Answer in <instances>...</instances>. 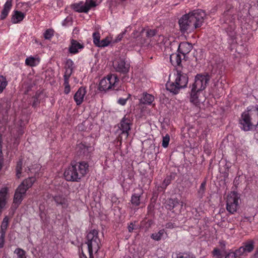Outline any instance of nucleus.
Wrapping results in <instances>:
<instances>
[{
    "label": "nucleus",
    "mask_w": 258,
    "mask_h": 258,
    "mask_svg": "<svg viewBox=\"0 0 258 258\" xmlns=\"http://www.w3.org/2000/svg\"><path fill=\"white\" fill-rule=\"evenodd\" d=\"M22 166V162L21 161H19L17 163L16 170V175L18 178H20L21 174V170Z\"/></svg>",
    "instance_id": "nucleus-38"
},
{
    "label": "nucleus",
    "mask_w": 258,
    "mask_h": 258,
    "mask_svg": "<svg viewBox=\"0 0 258 258\" xmlns=\"http://www.w3.org/2000/svg\"><path fill=\"white\" fill-rule=\"evenodd\" d=\"M36 181L34 177H29L24 180L17 187L14 195L13 203L18 206L23 200L26 191L30 188Z\"/></svg>",
    "instance_id": "nucleus-5"
},
{
    "label": "nucleus",
    "mask_w": 258,
    "mask_h": 258,
    "mask_svg": "<svg viewBox=\"0 0 258 258\" xmlns=\"http://www.w3.org/2000/svg\"><path fill=\"white\" fill-rule=\"evenodd\" d=\"M119 127L122 131V134H125L126 137H127L128 131L131 129L130 120L125 117H123L120 122V126Z\"/></svg>",
    "instance_id": "nucleus-17"
},
{
    "label": "nucleus",
    "mask_w": 258,
    "mask_h": 258,
    "mask_svg": "<svg viewBox=\"0 0 258 258\" xmlns=\"http://www.w3.org/2000/svg\"><path fill=\"white\" fill-rule=\"evenodd\" d=\"M93 41L95 46H97L100 40V35L99 32H94L93 34Z\"/></svg>",
    "instance_id": "nucleus-36"
},
{
    "label": "nucleus",
    "mask_w": 258,
    "mask_h": 258,
    "mask_svg": "<svg viewBox=\"0 0 258 258\" xmlns=\"http://www.w3.org/2000/svg\"><path fill=\"white\" fill-rule=\"evenodd\" d=\"M170 141V136L168 134H166L163 137L162 146L163 148H166L168 146Z\"/></svg>",
    "instance_id": "nucleus-35"
},
{
    "label": "nucleus",
    "mask_w": 258,
    "mask_h": 258,
    "mask_svg": "<svg viewBox=\"0 0 258 258\" xmlns=\"http://www.w3.org/2000/svg\"><path fill=\"white\" fill-rule=\"evenodd\" d=\"M53 199L56 205L60 206L62 209H66L69 207V201L67 197L57 195L54 197Z\"/></svg>",
    "instance_id": "nucleus-12"
},
{
    "label": "nucleus",
    "mask_w": 258,
    "mask_h": 258,
    "mask_svg": "<svg viewBox=\"0 0 258 258\" xmlns=\"http://www.w3.org/2000/svg\"><path fill=\"white\" fill-rule=\"evenodd\" d=\"M86 94V89L82 87L79 88L75 94L74 99L77 105H80L83 103Z\"/></svg>",
    "instance_id": "nucleus-13"
},
{
    "label": "nucleus",
    "mask_w": 258,
    "mask_h": 258,
    "mask_svg": "<svg viewBox=\"0 0 258 258\" xmlns=\"http://www.w3.org/2000/svg\"><path fill=\"white\" fill-rule=\"evenodd\" d=\"M170 60L173 66H179L181 62V56L178 53H173L170 55Z\"/></svg>",
    "instance_id": "nucleus-25"
},
{
    "label": "nucleus",
    "mask_w": 258,
    "mask_h": 258,
    "mask_svg": "<svg viewBox=\"0 0 258 258\" xmlns=\"http://www.w3.org/2000/svg\"><path fill=\"white\" fill-rule=\"evenodd\" d=\"M240 197L235 191H231L228 194L226 198V209L230 214L235 213L239 206Z\"/></svg>",
    "instance_id": "nucleus-8"
},
{
    "label": "nucleus",
    "mask_w": 258,
    "mask_h": 258,
    "mask_svg": "<svg viewBox=\"0 0 258 258\" xmlns=\"http://www.w3.org/2000/svg\"><path fill=\"white\" fill-rule=\"evenodd\" d=\"M206 181H203L198 189V196L199 198H202L204 196L206 190Z\"/></svg>",
    "instance_id": "nucleus-32"
},
{
    "label": "nucleus",
    "mask_w": 258,
    "mask_h": 258,
    "mask_svg": "<svg viewBox=\"0 0 258 258\" xmlns=\"http://www.w3.org/2000/svg\"><path fill=\"white\" fill-rule=\"evenodd\" d=\"M209 80L210 77L208 74H198L195 77V82L191 88L197 91H202L206 88Z\"/></svg>",
    "instance_id": "nucleus-10"
},
{
    "label": "nucleus",
    "mask_w": 258,
    "mask_h": 258,
    "mask_svg": "<svg viewBox=\"0 0 258 258\" xmlns=\"http://www.w3.org/2000/svg\"><path fill=\"white\" fill-rule=\"evenodd\" d=\"M154 101V96L151 94L144 93L140 99V103L146 105H151Z\"/></svg>",
    "instance_id": "nucleus-22"
},
{
    "label": "nucleus",
    "mask_w": 258,
    "mask_h": 258,
    "mask_svg": "<svg viewBox=\"0 0 258 258\" xmlns=\"http://www.w3.org/2000/svg\"><path fill=\"white\" fill-rule=\"evenodd\" d=\"M178 205H180L181 207L182 208L183 205V202L182 201L180 202L177 198L170 199L168 201V209L170 210H171Z\"/></svg>",
    "instance_id": "nucleus-26"
},
{
    "label": "nucleus",
    "mask_w": 258,
    "mask_h": 258,
    "mask_svg": "<svg viewBox=\"0 0 258 258\" xmlns=\"http://www.w3.org/2000/svg\"><path fill=\"white\" fill-rule=\"evenodd\" d=\"M85 244L87 246L89 258H94L93 253H97L101 245L97 230L94 229L87 234Z\"/></svg>",
    "instance_id": "nucleus-4"
},
{
    "label": "nucleus",
    "mask_w": 258,
    "mask_h": 258,
    "mask_svg": "<svg viewBox=\"0 0 258 258\" xmlns=\"http://www.w3.org/2000/svg\"><path fill=\"white\" fill-rule=\"evenodd\" d=\"M125 32H126V30H124L122 33L119 34L116 36V37L115 38V39H114V40L112 39V42L114 43H117V42H119L120 41H121L122 38H123L124 35L125 34Z\"/></svg>",
    "instance_id": "nucleus-42"
},
{
    "label": "nucleus",
    "mask_w": 258,
    "mask_h": 258,
    "mask_svg": "<svg viewBox=\"0 0 258 258\" xmlns=\"http://www.w3.org/2000/svg\"><path fill=\"white\" fill-rule=\"evenodd\" d=\"M243 248L245 251L248 254L253 251L254 248V242L253 240H248L242 244Z\"/></svg>",
    "instance_id": "nucleus-23"
},
{
    "label": "nucleus",
    "mask_w": 258,
    "mask_h": 258,
    "mask_svg": "<svg viewBox=\"0 0 258 258\" xmlns=\"http://www.w3.org/2000/svg\"><path fill=\"white\" fill-rule=\"evenodd\" d=\"M112 42V38L109 36L106 37L104 39L100 40L97 47H104L108 46Z\"/></svg>",
    "instance_id": "nucleus-28"
},
{
    "label": "nucleus",
    "mask_w": 258,
    "mask_h": 258,
    "mask_svg": "<svg viewBox=\"0 0 258 258\" xmlns=\"http://www.w3.org/2000/svg\"><path fill=\"white\" fill-rule=\"evenodd\" d=\"M249 109V107L247 108L246 110L244 111L241 114V118L239 120L240 127L244 131H248L252 129L253 125V122L256 120L253 117L252 111H254V108Z\"/></svg>",
    "instance_id": "nucleus-6"
},
{
    "label": "nucleus",
    "mask_w": 258,
    "mask_h": 258,
    "mask_svg": "<svg viewBox=\"0 0 258 258\" xmlns=\"http://www.w3.org/2000/svg\"><path fill=\"white\" fill-rule=\"evenodd\" d=\"M89 171V165L85 161L73 163L64 172L66 179L70 181H79Z\"/></svg>",
    "instance_id": "nucleus-3"
},
{
    "label": "nucleus",
    "mask_w": 258,
    "mask_h": 258,
    "mask_svg": "<svg viewBox=\"0 0 258 258\" xmlns=\"http://www.w3.org/2000/svg\"><path fill=\"white\" fill-rule=\"evenodd\" d=\"M141 195L138 194H134L131 198V203L133 205L138 206L140 204Z\"/></svg>",
    "instance_id": "nucleus-34"
},
{
    "label": "nucleus",
    "mask_w": 258,
    "mask_h": 258,
    "mask_svg": "<svg viewBox=\"0 0 258 258\" xmlns=\"http://www.w3.org/2000/svg\"><path fill=\"white\" fill-rule=\"evenodd\" d=\"M167 233H166L164 229H161L159 230L158 232L153 233L151 237L156 241L160 240L162 238L167 237Z\"/></svg>",
    "instance_id": "nucleus-24"
},
{
    "label": "nucleus",
    "mask_w": 258,
    "mask_h": 258,
    "mask_svg": "<svg viewBox=\"0 0 258 258\" xmlns=\"http://www.w3.org/2000/svg\"><path fill=\"white\" fill-rule=\"evenodd\" d=\"M171 182V178L169 176L166 177L162 183V187L166 188L167 185H168Z\"/></svg>",
    "instance_id": "nucleus-44"
},
{
    "label": "nucleus",
    "mask_w": 258,
    "mask_h": 258,
    "mask_svg": "<svg viewBox=\"0 0 258 258\" xmlns=\"http://www.w3.org/2000/svg\"><path fill=\"white\" fill-rule=\"evenodd\" d=\"M39 59L38 58L30 56L25 59V63L26 65L30 67H34L38 64Z\"/></svg>",
    "instance_id": "nucleus-27"
},
{
    "label": "nucleus",
    "mask_w": 258,
    "mask_h": 258,
    "mask_svg": "<svg viewBox=\"0 0 258 258\" xmlns=\"http://www.w3.org/2000/svg\"><path fill=\"white\" fill-rule=\"evenodd\" d=\"M192 45L190 43L186 42H183L180 43L178 46V51L183 55L188 53L192 49Z\"/></svg>",
    "instance_id": "nucleus-19"
},
{
    "label": "nucleus",
    "mask_w": 258,
    "mask_h": 258,
    "mask_svg": "<svg viewBox=\"0 0 258 258\" xmlns=\"http://www.w3.org/2000/svg\"><path fill=\"white\" fill-rule=\"evenodd\" d=\"M9 224V218L7 216H6L2 222L1 227V233L6 234V230Z\"/></svg>",
    "instance_id": "nucleus-30"
},
{
    "label": "nucleus",
    "mask_w": 258,
    "mask_h": 258,
    "mask_svg": "<svg viewBox=\"0 0 258 258\" xmlns=\"http://www.w3.org/2000/svg\"><path fill=\"white\" fill-rule=\"evenodd\" d=\"M72 72L73 69L72 68H69L67 69L63 75L64 80H69Z\"/></svg>",
    "instance_id": "nucleus-40"
},
{
    "label": "nucleus",
    "mask_w": 258,
    "mask_h": 258,
    "mask_svg": "<svg viewBox=\"0 0 258 258\" xmlns=\"http://www.w3.org/2000/svg\"><path fill=\"white\" fill-rule=\"evenodd\" d=\"M84 45L78 42L77 40L72 39L71 41V45L69 47V52L72 54H76L79 52V50L84 48Z\"/></svg>",
    "instance_id": "nucleus-16"
},
{
    "label": "nucleus",
    "mask_w": 258,
    "mask_h": 258,
    "mask_svg": "<svg viewBox=\"0 0 258 258\" xmlns=\"http://www.w3.org/2000/svg\"><path fill=\"white\" fill-rule=\"evenodd\" d=\"M64 93L68 94L71 92V87L69 84V80H64Z\"/></svg>",
    "instance_id": "nucleus-41"
},
{
    "label": "nucleus",
    "mask_w": 258,
    "mask_h": 258,
    "mask_svg": "<svg viewBox=\"0 0 258 258\" xmlns=\"http://www.w3.org/2000/svg\"><path fill=\"white\" fill-rule=\"evenodd\" d=\"M96 6V2L93 0H86L85 3L81 2L72 4L71 8L79 13H87L91 8Z\"/></svg>",
    "instance_id": "nucleus-9"
},
{
    "label": "nucleus",
    "mask_w": 258,
    "mask_h": 258,
    "mask_svg": "<svg viewBox=\"0 0 258 258\" xmlns=\"http://www.w3.org/2000/svg\"><path fill=\"white\" fill-rule=\"evenodd\" d=\"M15 258H26L25 251L21 248H16L14 251Z\"/></svg>",
    "instance_id": "nucleus-33"
},
{
    "label": "nucleus",
    "mask_w": 258,
    "mask_h": 258,
    "mask_svg": "<svg viewBox=\"0 0 258 258\" xmlns=\"http://www.w3.org/2000/svg\"><path fill=\"white\" fill-rule=\"evenodd\" d=\"M205 16V12L202 10H194L183 15L178 22L181 31H191L201 27Z\"/></svg>",
    "instance_id": "nucleus-1"
},
{
    "label": "nucleus",
    "mask_w": 258,
    "mask_h": 258,
    "mask_svg": "<svg viewBox=\"0 0 258 258\" xmlns=\"http://www.w3.org/2000/svg\"><path fill=\"white\" fill-rule=\"evenodd\" d=\"M12 0H7V1L5 4L4 9L2 10L0 16V19L1 20L5 19L8 16L12 7Z\"/></svg>",
    "instance_id": "nucleus-21"
},
{
    "label": "nucleus",
    "mask_w": 258,
    "mask_h": 258,
    "mask_svg": "<svg viewBox=\"0 0 258 258\" xmlns=\"http://www.w3.org/2000/svg\"><path fill=\"white\" fill-rule=\"evenodd\" d=\"M9 188L5 186L0 189V208H4L9 198Z\"/></svg>",
    "instance_id": "nucleus-11"
},
{
    "label": "nucleus",
    "mask_w": 258,
    "mask_h": 258,
    "mask_svg": "<svg viewBox=\"0 0 258 258\" xmlns=\"http://www.w3.org/2000/svg\"><path fill=\"white\" fill-rule=\"evenodd\" d=\"M25 14L20 11H15L12 16L11 22L17 24L21 22L25 17Z\"/></svg>",
    "instance_id": "nucleus-20"
},
{
    "label": "nucleus",
    "mask_w": 258,
    "mask_h": 258,
    "mask_svg": "<svg viewBox=\"0 0 258 258\" xmlns=\"http://www.w3.org/2000/svg\"><path fill=\"white\" fill-rule=\"evenodd\" d=\"M2 138L0 136V170L2 167Z\"/></svg>",
    "instance_id": "nucleus-47"
},
{
    "label": "nucleus",
    "mask_w": 258,
    "mask_h": 258,
    "mask_svg": "<svg viewBox=\"0 0 258 258\" xmlns=\"http://www.w3.org/2000/svg\"><path fill=\"white\" fill-rule=\"evenodd\" d=\"M116 71L122 73H126L129 71L130 65L125 62L123 59H118L114 66Z\"/></svg>",
    "instance_id": "nucleus-14"
},
{
    "label": "nucleus",
    "mask_w": 258,
    "mask_h": 258,
    "mask_svg": "<svg viewBox=\"0 0 258 258\" xmlns=\"http://www.w3.org/2000/svg\"><path fill=\"white\" fill-rule=\"evenodd\" d=\"M141 35V33L138 31H134L132 34V37L135 38H138L139 36H140Z\"/></svg>",
    "instance_id": "nucleus-50"
},
{
    "label": "nucleus",
    "mask_w": 258,
    "mask_h": 258,
    "mask_svg": "<svg viewBox=\"0 0 258 258\" xmlns=\"http://www.w3.org/2000/svg\"><path fill=\"white\" fill-rule=\"evenodd\" d=\"M234 253L236 258H243L247 255L242 246L234 252Z\"/></svg>",
    "instance_id": "nucleus-29"
},
{
    "label": "nucleus",
    "mask_w": 258,
    "mask_h": 258,
    "mask_svg": "<svg viewBox=\"0 0 258 258\" xmlns=\"http://www.w3.org/2000/svg\"><path fill=\"white\" fill-rule=\"evenodd\" d=\"M118 81L119 80L116 75H109L100 81L99 89L100 91H104L110 89H115Z\"/></svg>",
    "instance_id": "nucleus-7"
},
{
    "label": "nucleus",
    "mask_w": 258,
    "mask_h": 258,
    "mask_svg": "<svg viewBox=\"0 0 258 258\" xmlns=\"http://www.w3.org/2000/svg\"><path fill=\"white\" fill-rule=\"evenodd\" d=\"M80 258H87L86 256L84 255L83 250H82V255H80Z\"/></svg>",
    "instance_id": "nucleus-51"
},
{
    "label": "nucleus",
    "mask_w": 258,
    "mask_h": 258,
    "mask_svg": "<svg viewBox=\"0 0 258 258\" xmlns=\"http://www.w3.org/2000/svg\"><path fill=\"white\" fill-rule=\"evenodd\" d=\"M155 35V31L154 30H148L146 32V36L148 37H151Z\"/></svg>",
    "instance_id": "nucleus-46"
},
{
    "label": "nucleus",
    "mask_w": 258,
    "mask_h": 258,
    "mask_svg": "<svg viewBox=\"0 0 258 258\" xmlns=\"http://www.w3.org/2000/svg\"><path fill=\"white\" fill-rule=\"evenodd\" d=\"M8 85V82L5 77L1 75L0 76V94H1L4 90L6 88Z\"/></svg>",
    "instance_id": "nucleus-31"
},
{
    "label": "nucleus",
    "mask_w": 258,
    "mask_h": 258,
    "mask_svg": "<svg viewBox=\"0 0 258 258\" xmlns=\"http://www.w3.org/2000/svg\"><path fill=\"white\" fill-rule=\"evenodd\" d=\"M126 101L127 99L119 98L118 100V103L121 105H124L126 104Z\"/></svg>",
    "instance_id": "nucleus-48"
},
{
    "label": "nucleus",
    "mask_w": 258,
    "mask_h": 258,
    "mask_svg": "<svg viewBox=\"0 0 258 258\" xmlns=\"http://www.w3.org/2000/svg\"><path fill=\"white\" fill-rule=\"evenodd\" d=\"M5 234L1 233L0 236V248H3L5 243Z\"/></svg>",
    "instance_id": "nucleus-45"
},
{
    "label": "nucleus",
    "mask_w": 258,
    "mask_h": 258,
    "mask_svg": "<svg viewBox=\"0 0 258 258\" xmlns=\"http://www.w3.org/2000/svg\"><path fill=\"white\" fill-rule=\"evenodd\" d=\"M201 92L200 91H197L196 89L191 88L190 101L196 105H198L200 102H202V99L200 96Z\"/></svg>",
    "instance_id": "nucleus-18"
},
{
    "label": "nucleus",
    "mask_w": 258,
    "mask_h": 258,
    "mask_svg": "<svg viewBox=\"0 0 258 258\" xmlns=\"http://www.w3.org/2000/svg\"><path fill=\"white\" fill-rule=\"evenodd\" d=\"M249 109L252 110V108H254V111H252L253 117H255V120L258 118V106H249Z\"/></svg>",
    "instance_id": "nucleus-43"
},
{
    "label": "nucleus",
    "mask_w": 258,
    "mask_h": 258,
    "mask_svg": "<svg viewBox=\"0 0 258 258\" xmlns=\"http://www.w3.org/2000/svg\"><path fill=\"white\" fill-rule=\"evenodd\" d=\"M66 21V19H65V20L63 21V22H62V25H65V24H64V22H65V21Z\"/></svg>",
    "instance_id": "nucleus-52"
},
{
    "label": "nucleus",
    "mask_w": 258,
    "mask_h": 258,
    "mask_svg": "<svg viewBox=\"0 0 258 258\" xmlns=\"http://www.w3.org/2000/svg\"><path fill=\"white\" fill-rule=\"evenodd\" d=\"M135 228V225L133 223H130V224L128 226V230L130 232H132Z\"/></svg>",
    "instance_id": "nucleus-49"
},
{
    "label": "nucleus",
    "mask_w": 258,
    "mask_h": 258,
    "mask_svg": "<svg viewBox=\"0 0 258 258\" xmlns=\"http://www.w3.org/2000/svg\"><path fill=\"white\" fill-rule=\"evenodd\" d=\"M213 254L217 258H236L234 252L229 251L227 252L224 250L221 251L218 249L213 250Z\"/></svg>",
    "instance_id": "nucleus-15"
},
{
    "label": "nucleus",
    "mask_w": 258,
    "mask_h": 258,
    "mask_svg": "<svg viewBox=\"0 0 258 258\" xmlns=\"http://www.w3.org/2000/svg\"><path fill=\"white\" fill-rule=\"evenodd\" d=\"M188 78L186 74L176 70L169 77V81L166 84V88L175 94H177L181 89L186 87Z\"/></svg>",
    "instance_id": "nucleus-2"
},
{
    "label": "nucleus",
    "mask_w": 258,
    "mask_h": 258,
    "mask_svg": "<svg viewBox=\"0 0 258 258\" xmlns=\"http://www.w3.org/2000/svg\"><path fill=\"white\" fill-rule=\"evenodd\" d=\"M53 30L52 29H48L44 32V37L45 39H49L53 36Z\"/></svg>",
    "instance_id": "nucleus-37"
},
{
    "label": "nucleus",
    "mask_w": 258,
    "mask_h": 258,
    "mask_svg": "<svg viewBox=\"0 0 258 258\" xmlns=\"http://www.w3.org/2000/svg\"><path fill=\"white\" fill-rule=\"evenodd\" d=\"M253 217H244L241 220L240 224L243 226L245 223L250 224L253 220Z\"/></svg>",
    "instance_id": "nucleus-39"
}]
</instances>
